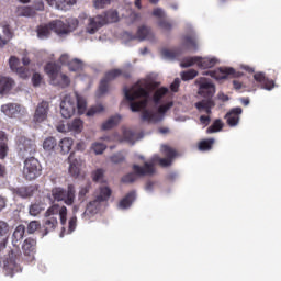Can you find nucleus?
<instances>
[{
	"label": "nucleus",
	"mask_w": 281,
	"mask_h": 281,
	"mask_svg": "<svg viewBox=\"0 0 281 281\" xmlns=\"http://www.w3.org/2000/svg\"><path fill=\"white\" fill-rule=\"evenodd\" d=\"M181 80L188 82V80H194L199 76V71L195 69H189L180 74Z\"/></svg>",
	"instance_id": "4c0bfd02"
},
{
	"label": "nucleus",
	"mask_w": 281,
	"mask_h": 281,
	"mask_svg": "<svg viewBox=\"0 0 281 281\" xmlns=\"http://www.w3.org/2000/svg\"><path fill=\"white\" fill-rule=\"evenodd\" d=\"M18 16H36V11L32 7L18 8Z\"/></svg>",
	"instance_id": "58836bf2"
},
{
	"label": "nucleus",
	"mask_w": 281,
	"mask_h": 281,
	"mask_svg": "<svg viewBox=\"0 0 281 281\" xmlns=\"http://www.w3.org/2000/svg\"><path fill=\"white\" fill-rule=\"evenodd\" d=\"M78 27V19H68L67 23L61 20H54L50 22L52 31L58 36H65L69 32H74Z\"/></svg>",
	"instance_id": "1a4fd4ad"
},
{
	"label": "nucleus",
	"mask_w": 281,
	"mask_h": 281,
	"mask_svg": "<svg viewBox=\"0 0 281 281\" xmlns=\"http://www.w3.org/2000/svg\"><path fill=\"white\" fill-rule=\"evenodd\" d=\"M9 66L12 71H15L19 68V58L11 56L9 59Z\"/></svg>",
	"instance_id": "e2e57ef3"
},
{
	"label": "nucleus",
	"mask_w": 281,
	"mask_h": 281,
	"mask_svg": "<svg viewBox=\"0 0 281 281\" xmlns=\"http://www.w3.org/2000/svg\"><path fill=\"white\" fill-rule=\"evenodd\" d=\"M182 49H192L193 52H196V49H199V46L196 45V36L186 35L183 37Z\"/></svg>",
	"instance_id": "bb28decb"
},
{
	"label": "nucleus",
	"mask_w": 281,
	"mask_h": 281,
	"mask_svg": "<svg viewBox=\"0 0 281 281\" xmlns=\"http://www.w3.org/2000/svg\"><path fill=\"white\" fill-rule=\"evenodd\" d=\"M15 74H18V76H20V78L23 80H27V78H30V69L23 66L18 67Z\"/></svg>",
	"instance_id": "8fccbe9b"
},
{
	"label": "nucleus",
	"mask_w": 281,
	"mask_h": 281,
	"mask_svg": "<svg viewBox=\"0 0 281 281\" xmlns=\"http://www.w3.org/2000/svg\"><path fill=\"white\" fill-rule=\"evenodd\" d=\"M21 252L20 250H11L9 252L8 258L4 261V271L5 276H14V273H19L21 271Z\"/></svg>",
	"instance_id": "9d476101"
},
{
	"label": "nucleus",
	"mask_w": 281,
	"mask_h": 281,
	"mask_svg": "<svg viewBox=\"0 0 281 281\" xmlns=\"http://www.w3.org/2000/svg\"><path fill=\"white\" fill-rule=\"evenodd\" d=\"M137 199L135 191L128 192L119 203L121 210H128L133 205V202Z\"/></svg>",
	"instance_id": "b1692460"
},
{
	"label": "nucleus",
	"mask_w": 281,
	"mask_h": 281,
	"mask_svg": "<svg viewBox=\"0 0 281 281\" xmlns=\"http://www.w3.org/2000/svg\"><path fill=\"white\" fill-rule=\"evenodd\" d=\"M215 66H216V59L215 58L199 57L198 67L200 69H212V67H215Z\"/></svg>",
	"instance_id": "c756f323"
},
{
	"label": "nucleus",
	"mask_w": 281,
	"mask_h": 281,
	"mask_svg": "<svg viewBox=\"0 0 281 281\" xmlns=\"http://www.w3.org/2000/svg\"><path fill=\"white\" fill-rule=\"evenodd\" d=\"M134 38H137L138 41H149V38H153V31L147 26H139Z\"/></svg>",
	"instance_id": "c85d7f7f"
},
{
	"label": "nucleus",
	"mask_w": 281,
	"mask_h": 281,
	"mask_svg": "<svg viewBox=\"0 0 281 281\" xmlns=\"http://www.w3.org/2000/svg\"><path fill=\"white\" fill-rule=\"evenodd\" d=\"M161 56L167 58L168 60H175V58H179L181 56V50L179 49H162Z\"/></svg>",
	"instance_id": "f704fd0d"
},
{
	"label": "nucleus",
	"mask_w": 281,
	"mask_h": 281,
	"mask_svg": "<svg viewBox=\"0 0 281 281\" xmlns=\"http://www.w3.org/2000/svg\"><path fill=\"white\" fill-rule=\"evenodd\" d=\"M254 80L257 83V87H259V89L271 91L272 89L276 88V81L265 76V72H256L254 75Z\"/></svg>",
	"instance_id": "2eb2a0df"
},
{
	"label": "nucleus",
	"mask_w": 281,
	"mask_h": 281,
	"mask_svg": "<svg viewBox=\"0 0 281 281\" xmlns=\"http://www.w3.org/2000/svg\"><path fill=\"white\" fill-rule=\"evenodd\" d=\"M13 194L20 199H30L34 196V189L32 187H18L13 189Z\"/></svg>",
	"instance_id": "a878e982"
},
{
	"label": "nucleus",
	"mask_w": 281,
	"mask_h": 281,
	"mask_svg": "<svg viewBox=\"0 0 281 281\" xmlns=\"http://www.w3.org/2000/svg\"><path fill=\"white\" fill-rule=\"evenodd\" d=\"M52 196L55 201H64L66 205H74L76 201V187L74 184H68L67 190L55 187L52 189Z\"/></svg>",
	"instance_id": "0eeeda50"
},
{
	"label": "nucleus",
	"mask_w": 281,
	"mask_h": 281,
	"mask_svg": "<svg viewBox=\"0 0 281 281\" xmlns=\"http://www.w3.org/2000/svg\"><path fill=\"white\" fill-rule=\"evenodd\" d=\"M58 214L61 225H67V206H61Z\"/></svg>",
	"instance_id": "5fc2aeb1"
},
{
	"label": "nucleus",
	"mask_w": 281,
	"mask_h": 281,
	"mask_svg": "<svg viewBox=\"0 0 281 281\" xmlns=\"http://www.w3.org/2000/svg\"><path fill=\"white\" fill-rule=\"evenodd\" d=\"M111 194H113V191L109 187H100L99 193L97 194L95 199L93 201H90L87 205V209L83 213V216L87 214H98L100 212V205L101 203H104L111 199Z\"/></svg>",
	"instance_id": "39448f33"
},
{
	"label": "nucleus",
	"mask_w": 281,
	"mask_h": 281,
	"mask_svg": "<svg viewBox=\"0 0 281 281\" xmlns=\"http://www.w3.org/2000/svg\"><path fill=\"white\" fill-rule=\"evenodd\" d=\"M111 161L112 164H122V161H124L125 157L124 155H122V153H117L114 154L113 156H111Z\"/></svg>",
	"instance_id": "680f3d73"
},
{
	"label": "nucleus",
	"mask_w": 281,
	"mask_h": 281,
	"mask_svg": "<svg viewBox=\"0 0 281 281\" xmlns=\"http://www.w3.org/2000/svg\"><path fill=\"white\" fill-rule=\"evenodd\" d=\"M103 177H104V170L103 169H97L92 173L93 181H101V179H103Z\"/></svg>",
	"instance_id": "69168bd1"
},
{
	"label": "nucleus",
	"mask_w": 281,
	"mask_h": 281,
	"mask_svg": "<svg viewBox=\"0 0 281 281\" xmlns=\"http://www.w3.org/2000/svg\"><path fill=\"white\" fill-rule=\"evenodd\" d=\"M8 234H10V225L4 221H0V236L5 237Z\"/></svg>",
	"instance_id": "864d4df0"
},
{
	"label": "nucleus",
	"mask_w": 281,
	"mask_h": 281,
	"mask_svg": "<svg viewBox=\"0 0 281 281\" xmlns=\"http://www.w3.org/2000/svg\"><path fill=\"white\" fill-rule=\"evenodd\" d=\"M159 27H161V30H165L166 32H170V30H172V23H170L169 21L161 19L158 22Z\"/></svg>",
	"instance_id": "13d9d810"
},
{
	"label": "nucleus",
	"mask_w": 281,
	"mask_h": 281,
	"mask_svg": "<svg viewBox=\"0 0 281 281\" xmlns=\"http://www.w3.org/2000/svg\"><path fill=\"white\" fill-rule=\"evenodd\" d=\"M220 131H223V121L217 119L207 127L206 133H218Z\"/></svg>",
	"instance_id": "37998d69"
},
{
	"label": "nucleus",
	"mask_w": 281,
	"mask_h": 281,
	"mask_svg": "<svg viewBox=\"0 0 281 281\" xmlns=\"http://www.w3.org/2000/svg\"><path fill=\"white\" fill-rule=\"evenodd\" d=\"M195 86L198 87V95L204 98L194 104L195 109L200 113L204 111L206 115H212V110L216 106V102H214L216 86L212 82V79L205 77H199L195 80Z\"/></svg>",
	"instance_id": "f03ea898"
},
{
	"label": "nucleus",
	"mask_w": 281,
	"mask_h": 281,
	"mask_svg": "<svg viewBox=\"0 0 281 281\" xmlns=\"http://www.w3.org/2000/svg\"><path fill=\"white\" fill-rule=\"evenodd\" d=\"M58 143H56V138L54 137H47L44 143H43V148L44 150H54V148H56Z\"/></svg>",
	"instance_id": "c03bdc74"
},
{
	"label": "nucleus",
	"mask_w": 281,
	"mask_h": 281,
	"mask_svg": "<svg viewBox=\"0 0 281 281\" xmlns=\"http://www.w3.org/2000/svg\"><path fill=\"white\" fill-rule=\"evenodd\" d=\"M119 21L120 16L117 15V11H106L100 15L89 19L87 32L89 34H95L100 27H104V25H108V23H117Z\"/></svg>",
	"instance_id": "20e7f679"
},
{
	"label": "nucleus",
	"mask_w": 281,
	"mask_h": 281,
	"mask_svg": "<svg viewBox=\"0 0 281 281\" xmlns=\"http://www.w3.org/2000/svg\"><path fill=\"white\" fill-rule=\"evenodd\" d=\"M43 172V167L38 159L34 157L26 158L24 161L23 176L27 181H34L38 179Z\"/></svg>",
	"instance_id": "6e6552de"
},
{
	"label": "nucleus",
	"mask_w": 281,
	"mask_h": 281,
	"mask_svg": "<svg viewBox=\"0 0 281 281\" xmlns=\"http://www.w3.org/2000/svg\"><path fill=\"white\" fill-rule=\"evenodd\" d=\"M50 8H56V10H69L71 5H76L77 0H45Z\"/></svg>",
	"instance_id": "aec40b11"
},
{
	"label": "nucleus",
	"mask_w": 281,
	"mask_h": 281,
	"mask_svg": "<svg viewBox=\"0 0 281 281\" xmlns=\"http://www.w3.org/2000/svg\"><path fill=\"white\" fill-rule=\"evenodd\" d=\"M240 115H243V108H233L225 115V120L228 126H238V123L240 122Z\"/></svg>",
	"instance_id": "6ab92c4d"
},
{
	"label": "nucleus",
	"mask_w": 281,
	"mask_h": 281,
	"mask_svg": "<svg viewBox=\"0 0 281 281\" xmlns=\"http://www.w3.org/2000/svg\"><path fill=\"white\" fill-rule=\"evenodd\" d=\"M90 191H91L90 182H88L86 186L81 187L79 190V194H78L79 201H85V196H87Z\"/></svg>",
	"instance_id": "de8ad7c7"
},
{
	"label": "nucleus",
	"mask_w": 281,
	"mask_h": 281,
	"mask_svg": "<svg viewBox=\"0 0 281 281\" xmlns=\"http://www.w3.org/2000/svg\"><path fill=\"white\" fill-rule=\"evenodd\" d=\"M45 72L50 78V82H53L58 78V75L60 74V66L56 63H48L45 66Z\"/></svg>",
	"instance_id": "5701e85b"
},
{
	"label": "nucleus",
	"mask_w": 281,
	"mask_h": 281,
	"mask_svg": "<svg viewBox=\"0 0 281 281\" xmlns=\"http://www.w3.org/2000/svg\"><path fill=\"white\" fill-rule=\"evenodd\" d=\"M76 109L79 115L85 114L87 111V100L80 94H67L60 102V113L65 120H69L76 115Z\"/></svg>",
	"instance_id": "7ed1b4c3"
},
{
	"label": "nucleus",
	"mask_w": 281,
	"mask_h": 281,
	"mask_svg": "<svg viewBox=\"0 0 281 281\" xmlns=\"http://www.w3.org/2000/svg\"><path fill=\"white\" fill-rule=\"evenodd\" d=\"M41 228V222L38 221H32L29 223L27 225V234H34V232H36V229Z\"/></svg>",
	"instance_id": "3c124183"
},
{
	"label": "nucleus",
	"mask_w": 281,
	"mask_h": 281,
	"mask_svg": "<svg viewBox=\"0 0 281 281\" xmlns=\"http://www.w3.org/2000/svg\"><path fill=\"white\" fill-rule=\"evenodd\" d=\"M47 115H49V102L42 101L35 109L33 121L37 124H41L47 120Z\"/></svg>",
	"instance_id": "4468645a"
},
{
	"label": "nucleus",
	"mask_w": 281,
	"mask_h": 281,
	"mask_svg": "<svg viewBox=\"0 0 281 281\" xmlns=\"http://www.w3.org/2000/svg\"><path fill=\"white\" fill-rule=\"evenodd\" d=\"M214 146V138L203 139L199 143L198 148L201 153H207V150H212Z\"/></svg>",
	"instance_id": "c9c22d12"
},
{
	"label": "nucleus",
	"mask_w": 281,
	"mask_h": 281,
	"mask_svg": "<svg viewBox=\"0 0 281 281\" xmlns=\"http://www.w3.org/2000/svg\"><path fill=\"white\" fill-rule=\"evenodd\" d=\"M1 111L7 115V117H15L21 111V105L15 103H8L1 106Z\"/></svg>",
	"instance_id": "393cba45"
},
{
	"label": "nucleus",
	"mask_w": 281,
	"mask_h": 281,
	"mask_svg": "<svg viewBox=\"0 0 281 281\" xmlns=\"http://www.w3.org/2000/svg\"><path fill=\"white\" fill-rule=\"evenodd\" d=\"M31 8L34 10V12H43L45 10V2H43V0H36L33 2Z\"/></svg>",
	"instance_id": "603ef678"
},
{
	"label": "nucleus",
	"mask_w": 281,
	"mask_h": 281,
	"mask_svg": "<svg viewBox=\"0 0 281 281\" xmlns=\"http://www.w3.org/2000/svg\"><path fill=\"white\" fill-rule=\"evenodd\" d=\"M91 149L95 155H102L106 150V145L103 143H93Z\"/></svg>",
	"instance_id": "a18cd8bd"
},
{
	"label": "nucleus",
	"mask_w": 281,
	"mask_h": 281,
	"mask_svg": "<svg viewBox=\"0 0 281 281\" xmlns=\"http://www.w3.org/2000/svg\"><path fill=\"white\" fill-rule=\"evenodd\" d=\"M82 67H85V64H82V60L75 58L68 63V69L70 71H82Z\"/></svg>",
	"instance_id": "ea45409f"
},
{
	"label": "nucleus",
	"mask_w": 281,
	"mask_h": 281,
	"mask_svg": "<svg viewBox=\"0 0 281 281\" xmlns=\"http://www.w3.org/2000/svg\"><path fill=\"white\" fill-rule=\"evenodd\" d=\"M25 236V225H19L16 226L15 231L13 232L12 235V243L13 245H16L20 243V240H23V237Z\"/></svg>",
	"instance_id": "2f4dec72"
},
{
	"label": "nucleus",
	"mask_w": 281,
	"mask_h": 281,
	"mask_svg": "<svg viewBox=\"0 0 281 281\" xmlns=\"http://www.w3.org/2000/svg\"><path fill=\"white\" fill-rule=\"evenodd\" d=\"M168 93V88H159L158 90L155 91L154 95H153V100L156 104H159V102H161V98H164V95H166Z\"/></svg>",
	"instance_id": "79ce46f5"
},
{
	"label": "nucleus",
	"mask_w": 281,
	"mask_h": 281,
	"mask_svg": "<svg viewBox=\"0 0 281 281\" xmlns=\"http://www.w3.org/2000/svg\"><path fill=\"white\" fill-rule=\"evenodd\" d=\"M194 65H199V57L196 56L183 58L180 63V67H182L183 69H187V67H192Z\"/></svg>",
	"instance_id": "a19ab883"
},
{
	"label": "nucleus",
	"mask_w": 281,
	"mask_h": 281,
	"mask_svg": "<svg viewBox=\"0 0 281 281\" xmlns=\"http://www.w3.org/2000/svg\"><path fill=\"white\" fill-rule=\"evenodd\" d=\"M158 87L159 82L157 81H137L130 89L124 88L125 100L130 102L131 111L133 113H139V111H143L142 120H144V122H161L160 115H165V113H168V111L173 106L172 102H168L158 108V113L147 109L148 102H150V94Z\"/></svg>",
	"instance_id": "f257e3e1"
},
{
	"label": "nucleus",
	"mask_w": 281,
	"mask_h": 281,
	"mask_svg": "<svg viewBox=\"0 0 281 281\" xmlns=\"http://www.w3.org/2000/svg\"><path fill=\"white\" fill-rule=\"evenodd\" d=\"M16 144L21 153H25L26 155H34L36 153V143L32 138L19 136Z\"/></svg>",
	"instance_id": "ddd939ff"
},
{
	"label": "nucleus",
	"mask_w": 281,
	"mask_h": 281,
	"mask_svg": "<svg viewBox=\"0 0 281 281\" xmlns=\"http://www.w3.org/2000/svg\"><path fill=\"white\" fill-rule=\"evenodd\" d=\"M43 212V207L38 203H34L30 205L29 213L31 216H38Z\"/></svg>",
	"instance_id": "09e8293b"
},
{
	"label": "nucleus",
	"mask_w": 281,
	"mask_h": 281,
	"mask_svg": "<svg viewBox=\"0 0 281 281\" xmlns=\"http://www.w3.org/2000/svg\"><path fill=\"white\" fill-rule=\"evenodd\" d=\"M102 111H104V105L102 104L94 105L87 111V116L93 117V115H97V113H102Z\"/></svg>",
	"instance_id": "49530a36"
},
{
	"label": "nucleus",
	"mask_w": 281,
	"mask_h": 281,
	"mask_svg": "<svg viewBox=\"0 0 281 281\" xmlns=\"http://www.w3.org/2000/svg\"><path fill=\"white\" fill-rule=\"evenodd\" d=\"M2 32H3L4 36L9 41H11V38H12V30L10 29V26L8 24L2 26Z\"/></svg>",
	"instance_id": "774afa93"
},
{
	"label": "nucleus",
	"mask_w": 281,
	"mask_h": 281,
	"mask_svg": "<svg viewBox=\"0 0 281 281\" xmlns=\"http://www.w3.org/2000/svg\"><path fill=\"white\" fill-rule=\"evenodd\" d=\"M134 172H130L122 177V183H135L137 177H146V175H155V167L150 162H145L144 167L133 165Z\"/></svg>",
	"instance_id": "423d86ee"
},
{
	"label": "nucleus",
	"mask_w": 281,
	"mask_h": 281,
	"mask_svg": "<svg viewBox=\"0 0 281 281\" xmlns=\"http://www.w3.org/2000/svg\"><path fill=\"white\" fill-rule=\"evenodd\" d=\"M8 157V145L5 143L0 145V159Z\"/></svg>",
	"instance_id": "338daca9"
},
{
	"label": "nucleus",
	"mask_w": 281,
	"mask_h": 281,
	"mask_svg": "<svg viewBox=\"0 0 281 281\" xmlns=\"http://www.w3.org/2000/svg\"><path fill=\"white\" fill-rule=\"evenodd\" d=\"M123 137L126 142H135V132L132 130H124Z\"/></svg>",
	"instance_id": "6e6d98bb"
},
{
	"label": "nucleus",
	"mask_w": 281,
	"mask_h": 281,
	"mask_svg": "<svg viewBox=\"0 0 281 281\" xmlns=\"http://www.w3.org/2000/svg\"><path fill=\"white\" fill-rule=\"evenodd\" d=\"M234 68H217L205 72V76H211V78H214L215 80H226L228 76H234Z\"/></svg>",
	"instance_id": "a211bd4d"
},
{
	"label": "nucleus",
	"mask_w": 281,
	"mask_h": 281,
	"mask_svg": "<svg viewBox=\"0 0 281 281\" xmlns=\"http://www.w3.org/2000/svg\"><path fill=\"white\" fill-rule=\"evenodd\" d=\"M122 76V70L112 69L105 72L104 78L101 79L99 85V93L100 95H104V93H109V85L115 80V78H120Z\"/></svg>",
	"instance_id": "f8f14e48"
},
{
	"label": "nucleus",
	"mask_w": 281,
	"mask_h": 281,
	"mask_svg": "<svg viewBox=\"0 0 281 281\" xmlns=\"http://www.w3.org/2000/svg\"><path fill=\"white\" fill-rule=\"evenodd\" d=\"M68 164L71 177H78L80 175V168H82V158H76V154L71 153L68 157Z\"/></svg>",
	"instance_id": "f3484780"
},
{
	"label": "nucleus",
	"mask_w": 281,
	"mask_h": 281,
	"mask_svg": "<svg viewBox=\"0 0 281 281\" xmlns=\"http://www.w3.org/2000/svg\"><path fill=\"white\" fill-rule=\"evenodd\" d=\"M68 126H69V133H82L85 123L80 119H75L68 123Z\"/></svg>",
	"instance_id": "473e14b6"
},
{
	"label": "nucleus",
	"mask_w": 281,
	"mask_h": 281,
	"mask_svg": "<svg viewBox=\"0 0 281 281\" xmlns=\"http://www.w3.org/2000/svg\"><path fill=\"white\" fill-rule=\"evenodd\" d=\"M61 153L67 155L71 150V146H74V139L71 138H63L59 143Z\"/></svg>",
	"instance_id": "e433bc0d"
},
{
	"label": "nucleus",
	"mask_w": 281,
	"mask_h": 281,
	"mask_svg": "<svg viewBox=\"0 0 281 281\" xmlns=\"http://www.w3.org/2000/svg\"><path fill=\"white\" fill-rule=\"evenodd\" d=\"M52 85L55 87H61V89H67V87L71 85V80L67 77V75L59 72L58 77L52 81Z\"/></svg>",
	"instance_id": "cd10ccee"
},
{
	"label": "nucleus",
	"mask_w": 281,
	"mask_h": 281,
	"mask_svg": "<svg viewBox=\"0 0 281 281\" xmlns=\"http://www.w3.org/2000/svg\"><path fill=\"white\" fill-rule=\"evenodd\" d=\"M78 223V217L72 216L68 222V234H71V232H76V226Z\"/></svg>",
	"instance_id": "bf43d9fd"
},
{
	"label": "nucleus",
	"mask_w": 281,
	"mask_h": 281,
	"mask_svg": "<svg viewBox=\"0 0 281 281\" xmlns=\"http://www.w3.org/2000/svg\"><path fill=\"white\" fill-rule=\"evenodd\" d=\"M33 87H41V82H43V77L41 74L35 72L32 77Z\"/></svg>",
	"instance_id": "052dcab7"
},
{
	"label": "nucleus",
	"mask_w": 281,
	"mask_h": 281,
	"mask_svg": "<svg viewBox=\"0 0 281 281\" xmlns=\"http://www.w3.org/2000/svg\"><path fill=\"white\" fill-rule=\"evenodd\" d=\"M59 210L60 205L54 204L49 209H47V211L45 212V216L52 217L54 216V214H58Z\"/></svg>",
	"instance_id": "4d7b16f0"
},
{
	"label": "nucleus",
	"mask_w": 281,
	"mask_h": 281,
	"mask_svg": "<svg viewBox=\"0 0 281 281\" xmlns=\"http://www.w3.org/2000/svg\"><path fill=\"white\" fill-rule=\"evenodd\" d=\"M45 221L43 224L44 236H47L49 233L55 232L56 227H58V217L56 216H45Z\"/></svg>",
	"instance_id": "4be33fe9"
},
{
	"label": "nucleus",
	"mask_w": 281,
	"mask_h": 281,
	"mask_svg": "<svg viewBox=\"0 0 281 281\" xmlns=\"http://www.w3.org/2000/svg\"><path fill=\"white\" fill-rule=\"evenodd\" d=\"M52 31L50 22L48 24L37 26L36 30L38 38H49Z\"/></svg>",
	"instance_id": "72a5a7b5"
},
{
	"label": "nucleus",
	"mask_w": 281,
	"mask_h": 281,
	"mask_svg": "<svg viewBox=\"0 0 281 281\" xmlns=\"http://www.w3.org/2000/svg\"><path fill=\"white\" fill-rule=\"evenodd\" d=\"M56 128L58 133H69V123L59 122Z\"/></svg>",
	"instance_id": "0e129e2a"
},
{
	"label": "nucleus",
	"mask_w": 281,
	"mask_h": 281,
	"mask_svg": "<svg viewBox=\"0 0 281 281\" xmlns=\"http://www.w3.org/2000/svg\"><path fill=\"white\" fill-rule=\"evenodd\" d=\"M22 251L30 262L34 260L36 254V239L29 237L24 240Z\"/></svg>",
	"instance_id": "dca6fc26"
},
{
	"label": "nucleus",
	"mask_w": 281,
	"mask_h": 281,
	"mask_svg": "<svg viewBox=\"0 0 281 281\" xmlns=\"http://www.w3.org/2000/svg\"><path fill=\"white\" fill-rule=\"evenodd\" d=\"M161 151L166 155L167 158H159V156H154L151 165L155 166V164H159L161 168H168V166H172V159L177 157V151L168 145H162Z\"/></svg>",
	"instance_id": "9b49d317"
},
{
	"label": "nucleus",
	"mask_w": 281,
	"mask_h": 281,
	"mask_svg": "<svg viewBox=\"0 0 281 281\" xmlns=\"http://www.w3.org/2000/svg\"><path fill=\"white\" fill-rule=\"evenodd\" d=\"M122 120V116L114 115L102 124V131H111L114 126H117Z\"/></svg>",
	"instance_id": "7c9ffc66"
},
{
	"label": "nucleus",
	"mask_w": 281,
	"mask_h": 281,
	"mask_svg": "<svg viewBox=\"0 0 281 281\" xmlns=\"http://www.w3.org/2000/svg\"><path fill=\"white\" fill-rule=\"evenodd\" d=\"M14 87V79L0 77V95H8Z\"/></svg>",
	"instance_id": "412c9836"
}]
</instances>
